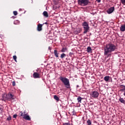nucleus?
Here are the masks:
<instances>
[{
  "instance_id": "f257e3e1",
  "label": "nucleus",
  "mask_w": 125,
  "mask_h": 125,
  "mask_svg": "<svg viewBox=\"0 0 125 125\" xmlns=\"http://www.w3.org/2000/svg\"><path fill=\"white\" fill-rule=\"evenodd\" d=\"M117 49V46L113 43L107 44L104 48V55L108 57H111L112 56V52L115 51Z\"/></svg>"
},
{
  "instance_id": "f03ea898",
  "label": "nucleus",
  "mask_w": 125,
  "mask_h": 125,
  "mask_svg": "<svg viewBox=\"0 0 125 125\" xmlns=\"http://www.w3.org/2000/svg\"><path fill=\"white\" fill-rule=\"evenodd\" d=\"M59 80H60L62 83H63L66 88H67V89L71 88V85L70 84V81L69 80V79L66 77L60 76L59 77Z\"/></svg>"
},
{
  "instance_id": "7ed1b4c3",
  "label": "nucleus",
  "mask_w": 125,
  "mask_h": 125,
  "mask_svg": "<svg viewBox=\"0 0 125 125\" xmlns=\"http://www.w3.org/2000/svg\"><path fill=\"white\" fill-rule=\"evenodd\" d=\"M78 4L81 6H86V5L91 3L89 0H78Z\"/></svg>"
},
{
  "instance_id": "20e7f679",
  "label": "nucleus",
  "mask_w": 125,
  "mask_h": 125,
  "mask_svg": "<svg viewBox=\"0 0 125 125\" xmlns=\"http://www.w3.org/2000/svg\"><path fill=\"white\" fill-rule=\"evenodd\" d=\"M91 98H97L99 96V93L97 91H93L90 93Z\"/></svg>"
},
{
  "instance_id": "39448f33",
  "label": "nucleus",
  "mask_w": 125,
  "mask_h": 125,
  "mask_svg": "<svg viewBox=\"0 0 125 125\" xmlns=\"http://www.w3.org/2000/svg\"><path fill=\"white\" fill-rule=\"evenodd\" d=\"M6 98L7 100H9V101H10V100H13L16 98L15 96L14 95H12L11 93H8L6 94Z\"/></svg>"
},
{
  "instance_id": "423d86ee",
  "label": "nucleus",
  "mask_w": 125,
  "mask_h": 125,
  "mask_svg": "<svg viewBox=\"0 0 125 125\" xmlns=\"http://www.w3.org/2000/svg\"><path fill=\"white\" fill-rule=\"evenodd\" d=\"M114 10L115 7H111L107 10L106 12L108 13V14H111V13H113V12H114Z\"/></svg>"
},
{
  "instance_id": "0eeeda50",
  "label": "nucleus",
  "mask_w": 125,
  "mask_h": 125,
  "mask_svg": "<svg viewBox=\"0 0 125 125\" xmlns=\"http://www.w3.org/2000/svg\"><path fill=\"white\" fill-rule=\"evenodd\" d=\"M33 77L34 79H39L41 78V75L40 74L37 73V72H34L33 75Z\"/></svg>"
},
{
  "instance_id": "6e6552de",
  "label": "nucleus",
  "mask_w": 125,
  "mask_h": 125,
  "mask_svg": "<svg viewBox=\"0 0 125 125\" xmlns=\"http://www.w3.org/2000/svg\"><path fill=\"white\" fill-rule=\"evenodd\" d=\"M42 26H43V24H42L40 23L38 24L37 31H38V32H41V31L42 30Z\"/></svg>"
},
{
  "instance_id": "1a4fd4ad",
  "label": "nucleus",
  "mask_w": 125,
  "mask_h": 125,
  "mask_svg": "<svg viewBox=\"0 0 125 125\" xmlns=\"http://www.w3.org/2000/svg\"><path fill=\"white\" fill-rule=\"evenodd\" d=\"M82 26L83 28H88L89 27V25H88V22L86 21H84L82 23Z\"/></svg>"
},
{
  "instance_id": "9d476101",
  "label": "nucleus",
  "mask_w": 125,
  "mask_h": 125,
  "mask_svg": "<svg viewBox=\"0 0 125 125\" xmlns=\"http://www.w3.org/2000/svg\"><path fill=\"white\" fill-rule=\"evenodd\" d=\"M23 119L26 120V121H31V118H30V116L28 115V113H26L25 116H24Z\"/></svg>"
},
{
  "instance_id": "9b49d317",
  "label": "nucleus",
  "mask_w": 125,
  "mask_h": 125,
  "mask_svg": "<svg viewBox=\"0 0 125 125\" xmlns=\"http://www.w3.org/2000/svg\"><path fill=\"white\" fill-rule=\"evenodd\" d=\"M54 54L56 58H58V57H59V52H58V51H57V50H54Z\"/></svg>"
},
{
  "instance_id": "f8f14e48",
  "label": "nucleus",
  "mask_w": 125,
  "mask_h": 125,
  "mask_svg": "<svg viewBox=\"0 0 125 125\" xmlns=\"http://www.w3.org/2000/svg\"><path fill=\"white\" fill-rule=\"evenodd\" d=\"M26 111H24L23 112L22 111H21L19 113L20 117H22L23 119H24V117H25V115H26Z\"/></svg>"
},
{
  "instance_id": "ddd939ff",
  "label": "nucleus",
  "mask_w": 125,
  "mask_h": 125,
  "mask_svg": "<svg viewBox=\"0 0 125 125\" xmlns=\"http://www.w3.org/2000/svg\"><path fill=\"white\" fill-rule=\"evenodd\" d=\"M83 29V34H87L88 32H89V27H84Z\"/></svg>"
},
{
  "instance_id": "4468645a",
  "label": "nucleus",
  "mask_w": 125,
  "mask_h": 125,
  "mask_svg": "<svg viewBox=\"0 0 125 125\" xmlns=\"http://www.w3.org/2000/svg\"><path fill=\"white\" fill-rule=\"evenodd\" d=\"M120 31H121V32H125V24L121 25V26L120 27Z\"/></svg>"
},
{
  "instance_id": "2eb2a0df",
  "label": "nucleus",
  "mask_w": 125,
  "mask_h": 125,
  "mask_svg": "<svg viewBox=\"0 0 125 125\" xmlns=\"http://www.w3.org/2000/svg\"><path fill=\"white\" fill-rule=\"evenodd\" d=\"M43 15L44 16V17L47 18L48 17V13L46 11H44L43 12Z\"/></svg>"
},
{
  "instance_id": "dca6fc26",
  "label": "nucleus",
  "mask_w": 125,
  "mask_h": 125,
  "mask_svg": "<svg viewBox=\"0 0 125 125\" xmlns=\"http://www.w3.org/2000/svg\"><path fill=\"white\" fill-rule=\"evenodd\" d=\"M110 80V76H105L104 77V80L105 82H108Z\"/></svg>"
},
{
  "instance_id": "f3484780",
  "label": "nucleus",
  "mask_w": 125,
  "mask_h": 125,
  "mask_svg": "<svg viewBox=\"0 0 125 125\" xmlns=\"http://www.w3.org/2000/svg\"><path fill=\"white\" fill-rule=\"evenodd\" d=\"M82 99H83L80 96H79L77 98V101H78V103H82Z\"/></svg>"
},
{
  "instance_id": "a211bd4d",
  "label": "nucleus",
  "mask_w": 125,
  "mask_h": 125,
  "mask_svg": "<svg viewBox=\"0 0 125 125\" xmlns=\"http://www.w3.org/2000/svg\"><path fill=\"white\" fill-rule=\"evenodd\" d=\"M119 101L121 102V103H123V104H125V101L124 100V98H120L119 100Z\"/></svg>"
},
{
  "instance_id": "6ab92c4d",
  "label": "nucleus",
  "mask_w": 125,
  "mask_h": 125,
  "mask_svg": "<svg viewBox=\"0 0 125 125\" xmlns=\"http://www.w3.org/2000/svg\"><path fill=\"white\" fill-rule=\"evenodd\" d=\"M66 51H67V48L66 47H63L61 50V52H65Z\"/></svg>"
},
{
  "instance_id": "aec40b11",
  "label": "nucleus",
  "mask_w": 125,
  "mask_h": 125,
  "mask_svg": "<svg viewBox=\"0 0 125 125\" xmlns=\"http://www.w3.org/2000/svg\"><path fill=\"white\" fill-rule=\"evenodd\" d=\"M65 57H66V54L65 53H62L61 55V58L62 59L65 58Z\"/></svg>"
},
{
  "instance_id": "412c9836",
  "label": "nucleus",
  "mask_w": 125,
  "mask_h": 125,
  "mask_svg": "<svg viewBox=\"0 0 125 125\" xmlns=\"http://www.w3.org/2000/svg\"><path fill=\"white\" fill-rule=\"evenodd\" d=\"M54 98L57 101H59V98L57 96L54 95Z\"/></svg>"
},
{
  "instance_id": "4be33fe9",
  "label": "nucleus",
  "mask_w": 125,
  "mask_h": 125,
  "mask_svg": "<svg viewBox=\"0 0 125 125\" xmlns=\"http://www.w3.org/2000/svg\"><path fill=\"white\" fill-rule=\"evenodd\" d=\"M87 125H92L91 121H90V120L88 119L87 121Z\"/></svg>"
},
{
  "instance_id": "5701e85b",
  "label": "nucleus",
  "mask_w": 125,
  "mask_h": 125,
  "mask_svg": "<svg viewBox=\"0 0 125 125\" xmlns=\"http://www.w3.org/2000/svg\"><path fill=\"white\" fill-rule=\"evenodd\" d=\"M91 50H92V49H91V47H88L87 48V52H90V51H91Z\"/></svg>"
},
{
  "instance_id": "b1692460",
  "label": "nucleus",
  "mask_w": 125,
  "mask_h": 125,
  "mask_svg": "<svg viewBox=\"0 0 125 125\" xmlns=\"http://www.w3.org/2000/svg\"><path fill=\"white\" fill-rule=\"evenodd\" d=\"M77 34L80 33H81V32H82V29L78 28L77 29Z\"/></svg>"
},
{
  "instance_id": "393cba45",
  "label": "nucleus",
  "mask_w": 125,
  "mask_h": 125,
  "mask_svg": "<svg viewBox=\"0 0 125 125\" xmlns=\"http://www.w3.org/2000/svg\"><path fill=\"white\" fill-rule=\"evenodd\" d=\"M13 58L15 62H17V61L16 60V59H17V57L16 56H13Z\"/></svg>"
},
{
  "instance_id": "a878e982",
  "label": "nucleus",
  "mask_w": 125,
  "mask_h": 125,
  "mask_svg": "<svg viewBox=\"0 0 125 125\" xmlns=\"http://www.w3.org/2000/svg\"><path fill=\"white\" fill-rule=\"evenodd\" d=\"M121 2L123 5H125V0H121Z\"/></svg>"
},
{
  "instance_id": "bb28decb",
  "label": "nucleus",
  "mask_w": 125,
  "mask_h": 125,
  "mask_svg": "<svg viewBox=\"0 0 125 125\" xmlns=\"http://www.w3.org/2000/svg\"><path fill=\"white\" fill-rule=\"evenodd\" d=\"M13 14H14V15H15V16H16V15H17V14H18V13L17 12V11H14L13 12Z\"/></svg>"
},
{
  "instance_id": "cd10ccee",
  "label": "nucleus",
  "mask_w": 125,
  "mask_h": 125,
  "mask_svg": "<svg viewBox=\"0 0 125 125\" xmlns=\"http://www.w3.org/2000/svg\"><path fill=\"white\" fill-rule=\"evenodd\" d=\"M7 121H11V117L9 116L7 118Z\"/></svg>"
},
{
  "instance_id": "c85d7f7f",
  "label": "nucleus",
  "mask_w": 125,
  "mask_h": 125,
  "mask_svg": "<svg viewBox=\"0 0 125 125\" xmlns=\"http://www.w3.org/2000/svg\"><path fill=\"white\" fill-rule=\"evenodd\" d=\"M12 83L13 86H15L16 85L15 82L14 81L12 82Z\"/></svg>"
},
{
  "instance_id": "c756f323",
  "label": "nucleus",
  "mask_w": 125,
  "mask_h": 125,
  "mask_svg": "<svg viewBox=\"0 0 125 125\" xmlns=\"http://www.w3.org/2000/svg\"><path fill=\"white\" fill-rule=\"evenodd\" d=\"M63 125H71L69 123H65L63 124Z\"/></svg>"
},
{
  "instance_id": "7c9ffc66",
  "label": "nucleus",
  "mask_w": 125,
  "mask_h": 125,
  "mask_svg": "<svg viewBox=\"0 0 125 125\" xmlns=\"http://www.w3.org/2000/svg\"><path fill=\"white\" fill-rule=\"evenodd\" d=\"M17 116H18L17 114H15L13 115V118L14 119H16V118H17Z\"/></svg>"
},
{
  "instance_id": "2f4dec72",
  "label": "nucleus",
  "mask_w": 125,
  "mask_h": 125,
  "mask_svg": "<svg viewBox=\"0 0 125 125\" xmlns=\"http://www.w3.org/2000/svg\"><path fill=\"white\" fill-rule=\"evenodd\" d=\"M3 109L0 107V113H2Z\"/></svg>"
},
{
  "instance_id": "473e14b6",
  "label": "nucleus",
  "mask_w": 125,
  "mask_h": 125,
  "mask_svg": "<svg viewBox=\"0 0 125 125\" xmlns=\"http://www.w3.org/2000/svg\"><path fill=\"white\" fill-rule=\"evenodd\" d=\"M72 115H76V112H75V111H72Z\"/></svg>"
},
{
  "instance_id": "72a5a7b5",
  "label": "nucleus",
  "mask_w": 125,
  "mask_h": 125,
  "mask_svg": "<svg viewBox=\"0 0 125 125\" xmlns=\"http://www.w3.org/2000/svg\"><path fill=\"white\" fill-rule=\"evenodd\" d=\"M96 1H97V2H101V0H96Z\"/></svg>"
},
{
  "instance_id": "f704fd0d",
  "label": "nucleus",
  "mask_w": 125,
  "mask_h": 125,
  "mask_svg": "<svg viewBox=\"0 0 125 125\" xmlns=\"http://www.w3.org/2000/svg\"><path fill=\"white\" fill-rule=\"evenodd\" d=\"M44 24H45L46 25H47V22L43 23L42 25H44Z\"/></svg>"
},
{
  "instance_id": "c9c22d12",
  "label": "nucleus",
  "mask_w": 125,
  "mask_h": 125,
  "mask_svg": "<svg viewBox=\"0 0 125 125\" xmlns=\"http://www.w3.org/2000/svg\"><path fill=\"white\" fill-rule=\"evenodd\" d=\"M49 49H50V47H49Z\"/></svg>"
},
{
  "instance_id": "e433bc0d",
  "label": "nucleus",
  "mask_w": 125,
  "mask_h": 125,
  "mask_svg": "<svg viewBox=\"0 0 125 125\" xmlns=\"http://www.w3.org/2000/svg\"><path fill=\"white\" fill-rule=\"evenodd\" d=\"M13 18H15V17H13Z\"/></svg>"
},
{
  "instance_id": "4c0bfd02",
  "label": "nucleus",
  "mask_w": 125,
  "mask_h": 125,
  "mask_svg": "<svg viewBox=\"0 0 125 125\" xmlns=\"http://www.w3.org/2000/svg\"><path fill=\"white\" fill-rule=\"evenodd\" d=\"M77 87H79V85H77Z\"/></svg>"
}]
</instances>
